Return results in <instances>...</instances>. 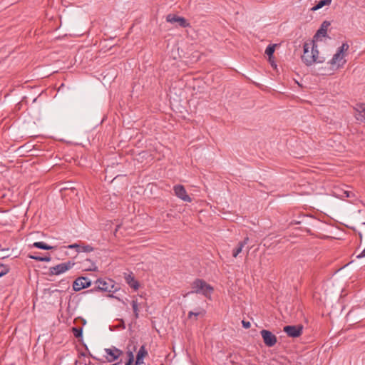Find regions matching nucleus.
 Instances as JSON below:
<instances>
[{
    "instance_id": "18",
    "label": "nucleus",
    "mask_w": 365,
    "mask_h": 365,
    "mask_svg": "<svg viewBox=\"0 0 365 365\" xmlns=\"http://www.w3.org/2000/svg\"><path fill=\"white\" fill-rule=\"evenodd\" d=\"M33 246L34 247L41 249V250H50L53 249V247L48 245L43 242H36L33 244Z\"/></svg>"
},
{
    "instance_id": "16",
    "label": "nucleus",
    "mask_w": 365,
    "mask_h": 365,
    "mask_svg": "<svg viewBox=\"0 0 365 365\" xmlns=\"http://www.w3.org/2000/svg\"><path fill=\"white\" fill-rule=\"evenodd\" d=\"M205 314V310L202 308H197L195 311H190L188 312L187 317L188 319H192V317H203Z\"/></svg>"
},
{
    "instance_id": "26",
    "label": "nucleus",
    "mask_w": 365,
    "mask_h": 365,
    "mask_svg": "<svg viewBox=\"0 0 365 365\" xmlns=\"http://www.w3.org/2000/svg\"><path fill=\"white\" fill-rule=\"evenodd\" d=\"M242 324L243 327L245 328V329H248L251 326V324H250V322L245 321V320L242 321Z\"/></svg>"
},
{
    "instance_id": "4",
    "label": "nucleus",
    "mask_w": 365,
    "mask_h": 365,
    "mask_svg": "<svg viewBox=\"0 0 365 365\" xmlns=\"http://www.w3.org/2000/svg\"><path fill=\"white\" fill-rule=\"evenodd\" d=\"M96 286L94 289L87 291L86 292H91L94 291L115 292L118 289L114 282L110 279H108L106 280L99 279L96 281Z\"/></svg>"
},
{
    "instance_id": "32",
    "label": "nucleus",
    "mask_w": 365,
    "mask_h": 365,
    "mask_svg": "<svg viewBox=\"0 0 365 365\" xmlns=\"http://www.w3.org/2000/svg\"><path fill=\"white\" fill-rule=\"evenodd\" d=\"M345 193L346 194V197H350V193L349 192H345Z\"/></svg>"
},
{
    "instance_id": "1",
    "label": "nucleus",
    "mask_w": 365,
    "mask_h": 365,
    "mask_svg": "<svg viewBox=\"0 0 365 365\" xmlns=\"http://www.w3.org/2000/svg\"><path fill=\"white\" fill-rule=\"evenodd\" d=\"M303 48L304 53L302 56V60L307 66H312L314 63H322L324 61V58L319 56L314 40L305 42Z\"/></svg>"
},
{
    "instance_id": "3",
    "label": "nucleus",
    "mask_w": 365,
    "mask_h": 365,
    "mask_svg": "<svg viewBox=\"0 0 365 365\" xmlns=\"http://www.w3.org/2000/svg\"><path fill=\"white\" fill-rule=\"evenodd\" d=\"M349 47L346 43H342L329 61V63L333 66H336L337 68L343 66L346 63L344 52L349 49Z\"/></svg>"
},
{
    "instance_id": "22",
    "label": "nucleus",
    "mask_w": 365,
    "mask_h": 365,
    "mask_svg": "<svg viewBox=\"0 0 365 365\" xmlns=\"http://www.w3.org/2000/svg\"><path fill=\"white\" fill-rule=\"evenodd\" d=\"M9 272V266L0 264V277L6 274Z\"/></svg>"
},
{
    "instance_id": "17",
    "label": "nucleus",
    "mask_w": 365,
    "mask_h": 365,
    "mask_svg": "<svg viewBox=\"0 0 365 365\" xmlns=\"http://www.w3.org/2000/svg\"><path fill=\"white\" fill-rule=\"evenodd\" d=\"M145 355H147V351L144 346H142L137 354L136 365H139L143 363L142 359Z\"/></svg>"
},
{
    "instance_id": "20",
    "label": "nucleus",
    "mask_w": 365,
    "mask_h": 365,
    "mask_svg": "<svg viewBox=\"0 0 365 365\" xmlns=\"http://www.w3.org/2000/svg\"><path fill=\"white\" fill-rule=\"evenodd\" d=\"M131 305H132L133 310L135 318H138L140 303L138 302L137 299H135V300L132 301Z\"/></svg>"
},
{
    "instance_id": "27",
    "label": "nucleus",
    "mask_w": 365,
    "mask_h": 365,
    "mask_svg": "<svg viewBox=\"0 0 365 365\" xmlns=\"http://www.w3.org/2000/svg\"><path fill=\"white\" fill-rule=\"evenodd\" d=\"M29 257L31 259H35V260L39 261V262L41 261V258H42V257H41L39 255H29Z\"/></svg>"
},
{
    "instance_id": "23",
    "label": "nucleus",
    "mask_w": 365,
    "mask_h": 365,
    "mask_svg": "<svg viewBox=\"0 0 365 365\" xmlns=\"http://www.w3.org/2000/svg\"><path fill=\"white\" fill-rule=\"evenodd\" d=\"M274 49H275V45H269L266 50H265V53L269 57L271 58V56H272L274 52Z\"/></svg>"
},
{
    "instance_id": "30",
    "label": "nucleus",
    "mask_w": 365,
    "mask_h": 365,
    "mask_svg": "<svg viewBox=\"0 0 365 365\" xmlns=\"http://www.w3.org/2000/svg\"><path fill=\"white\" fill-rule=\"evenodd\" d=\"M365 257V248L363 250V251L360 254L356 255L357 258H361V257Z\"/></svg>"
},
{
    "instance_id": "19",
    "label": "nucleus",
    "mask_w": 365,
    "mask_h": 365,
    "mask_svg": "<svg viewBox=\"0 0 365 365\" xmlns=\"http://www.w3.org/2000/svg\"><path fill=\"white\" fill-rule=\"evenodd\" d=\"M331 2V0H320L318 4L314 6L312 10L317 11L321 8H322L324 6L329 5Z\"/></svg>"
},
{
    "instance_id": "24",
    "label": "nucleus",
    "mask_w": 365,
    "mask_h": 365,
    "mask_svg": "<svg viewBox=\"0 0 365 365\" xmlns=\"http://www.w3.org/2000/svg\"><path fill=\"white\" fill-rule=\"evenodd\" d=\"M72 331L75 337L79 338L82 336V328L80 327H73L72 329Z\"/></svg>"
},
{
    "instance_id": "11",
    "label": "nucleus",
    "mask_w": 365,
    "mask_h": 365,
    "mask_svg": "<svg viewBox=\"0 0 365 365\" xmlns=\"http://www.w3.org/2000/svg\"><path fill=\"white\" fill-rule=\"evenodd\" d=\"M166 20L168 22L172 24L178 23L182 28L189 26V23L187 22V20L185 18L175 14H168L166 17Z\"/></svg>"
},
{
    "instance_id": "13",
    "label": "nucleus",
    "mask_w": 365,
    "mask_h": 365,
    "mask_svg": "<svg viewBox=\"0 0 365 365\" xmlns=\"http://www.w3.org/2000/svg\"><path fill=\"white\" fill-rule=\"evenodd\" d=\"M329 23L327 21H324L320 27V29L317 31L315 35L314 36V41H317L320 37H324L327 35V27L329 26Z\"/></svg>"
},
{
    "instance_id": "10",
    "label": "nucleus",
    "mask_w": 365,
    "mask_h": 365,
    "mask_svg": "<svg viewBox=\"0 0 365 365\" xmlns=\"http://www.w3.org/2000/svg\"><path fill=\"white\" fill-rule=\"evenodd\" d=\"M175 195L184 202H190L192 201L191 197L187 194L185 188L183 185H177L173 187Z\"/></svg>"
},
{
    "instance_id": "31",
    "label": "nucleus",
    "mask_w": 365,
    "mask_h": 365,
    "mask_svg": "<svg viewBox=\"0 0 365 365\" xmlns=\"http://www.w3.org/2000/svg\"><path fill=\"white\" fill-rule=\"evenodd\" d=\"M128 357H129L128 359H131L133 360L134 359L133 354V352L131 351H128Z\"/></svg>"
},
{
    "instance_id": "25",
    "label": "nucleus",
    "mask_w": 365,
    "mask_h": 365,
    "mask_svg": "<svg viewBox=\"0 0 365 365\" xmlns=\"http://www.w3.org/2000/svg\"><path fill=\"white\" fill-rule=\"evenodd\" d=\"M93 250V248L90 245L80 246V250H77V252H90Z\"/></svg>"
},
{
    "instance_id": "9",
    "label": "nucleus",
    "mask_w": 365,
    "mask_h": 365,
    "mask_svg": "<svg viewBox=\"0 0 365 365\" xmlns=\"http://www.w3.org/2000/svg\"><path fill=\"white\" fill-rule=\"evenodd\" d=\"M105 357L108 362L115 361L122 354L123 351L115 346L105 349Z\"/></svg>"
},
{
    "instance_id": "6",
    "label": "nucleus",
    "mask_w": 365,
    "mask_h": 365,
    "mask_svg": "<svg viewBox=\"0 0 365 365\" xmlns=\"http://www.w3.org/2000/svg\"><path fill=\"white\" fill-rule=\"evenodd\" d=\"M260 334L263 339L264 344L268 347L274 346L277 341V336L272 334L270 331L267 329H262L260 331Z\"/></svg>"
},
{
    "instance_id": "7",
    "label": "nucleus",
    "mask_w": 365,
    "mask_h": 365,
    "mask_svg": "<svg viewBox=\"0 0 365 365\" xmlns=\"http://www.w3.org/2000/svg\"><path fill=\"white\" fill-rule=\"evenodd\" d=\"M283 331L289 336V337H299L302 334L303 326L301 324L292 326L288 325L285 326L283 329Z\"/></svg>"
},
{
    "instance_id": "5",
    "label": "nucleus",
    "mask_w": 365,
    "mask_h": 365,
    "mask_svg": "<svg viewBox=\"0 0 365 365\" xmlns=\"http://www.w3.org/2000/svg\"><path fill=\"white\" fill-rule=\"evenodd\" d=\"M74 265V262L68 261L66 262L58 264L56 266L51 267L49 268L48 274L50 275H59L65 273L68 270L71 269Z\"/></svg>"
},
{
    "instance_id": "29",
    "label": "nucleus",
    "mask_w": 365,
    "mask_h": 365,
    "mask_svg": "<svg viewBox=\"0 0 365 365\" xmlns=\"http://www.w3.org/2000/svg\"><path fill=\"white\" fill-rule=\"evenodd\" d=\"M51 260V257L49 256L42 257L41 262H49Z\"/></svg>"
},
{
    "instance_id": "8",
    "label": "nucleus",
    "mask_w": 365,
    "mask_h": 365,
    "mask_svg": "<svg viewBox=\"0 0 365 365\" xmlns=\"http://www.w3.org/2000/svg\"><path fill=\"white\" fill-rule=\"evenodd\" d=\"M91 284V280L85 277H78L73 284V290L78 292L82 289L89 287Z\"/></svg>"
},
{
    "instance_id": "14",
    "label": "nucleus",
    "mask_w": 365,
    "mask_h": 365,
    "mask_svg": "<svg viewBox=\"0 0 365 365\" xmlns=\"http://www.w3.org/2000/svg\"><path fill=\"white\" fill-rule=\"evenodd\" d=\"M126 283L135 290H137L139 287V284L137 280L135 279L133 274H128L125 277Z\"/></svg>"
},
{
    "instance_id": "15",
    "label": "nucleus",
    "mask_w": 365,
    "mask_h": 365,
    "mask_svg": "<svg viewBox=\"0 0 365 365\" xmlns=\"http://www.w3.org/2000/svg\"><path fill=\"white\" fill-rule=\"evenodd\" d=\"M248 241H249V237H247L244 239L243 241L240 242L237 244V247L235 249H234L232 251V256L234 257H237L238 256V255L242 251V249L245 247V245L247 244Z\"/></svg>"
},
{
    "instance_id": "2",
    "label": "nucleus",
    "mask_w": 365,
    "mask_h": 365,
    "mask_svg": "<svg viewBox=\"0 0 365 365\" xmlns=\"http://www.w3.org/2000/svg\"><path fill=\"white\" fill-rule=\"evenodd\" d=\"M192 291L187 292L185 297L192 294V293H197V294H202L205 297H210V294L213 291V288L208 284L205 281L202 279H196L192 283Z\"/></svg>"
},
{
    "instance_id": "28",
    "label": "nucleus",
    "mask_w": 365,
    "mask_h": 365,
    "mask_svg": "<svg viewBox=\"0 0 365 365\" xmlns=\"http://www.w3.org/2000/svg\"><path fill=\"white\" fill-rule=\"evenodd\" d=\"M68 247L69 249H74L75 248V249H76V250H80V245L76 244H76H73V245H68Z\"/></svg>"
},
{
    "instance_id": "21",
    "label": "nucleus",
    "mask_w": 365,
    "mask_h": 365,
    "mask_svg": "<svg viewBox=\"0 0 365 365\" xmlns=\"http://www.w3.org/2000/svg\"><path fill=\"white\" fill-rule=\"evenodd\" d=\"M86 263H91V261L88 259H86L83 262V264L85 266V269L88 271H96L97 269V267L94 264L92 263L91 266H86Z\"/></svg>"
},
{
    "instance_id": "12",
    "label": "nucleus",
    "mask_w": 365,
    "mask_h": 365,
    "mask_svg": "<svg viewBox=\"0 0 365 365\" xmlns=\"http://www.w3.org/2000/svg\"><path fill=\"white\" fill-rule=\"evenodd\" d=\"M354 116L358 121L365 123V103H357L354 108Z\"/></svg>"
}]
</instances>
